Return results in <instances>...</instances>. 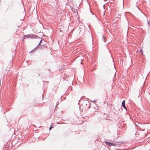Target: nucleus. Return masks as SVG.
<instances>
[{
    "instance_id": "9",
    "label": "nucleus",
    "mask_w": 150,
    "mask_h": 150,
    "mask_svg": "<svg viewBox=\"0 0 150 150\" xmlns=\"http://www.w3.org/2000/svg\"><path fill=\"white\" fill-rule=\"evenodd\" d=\"M30 37H31V36H30V35H28V38H30Z\"/></svg>"
},
{
    "instance_id": "4",
    "label": "nucleus",
    "mask_w": 150,
    "mask_h": 150,
    "mask_svg": "<svg viewBox=\"0 0 150 150\" xmlns=\"http://www.w3.org/2000/svg\"><path fill=\"white\" fill-rule=\"evenodd\" d=\"M140 52L141 53L142 55H143V51L142 49H140Z\"/></svg>"
},
{
    "instance_id": "2",
    "label": "nucleus",
    "mask_w": 150,
    "mask_h": 150,
    "mask_svg": "<svg viewBox=\"0 0 150 150\" xmlns=\"http://www.w3.org/2000/svg\"><path fill=\"white\" fill-rule=\"evenodd\" d=\"M125 101L123 100L122 103V105L123 106V107L125 109L127 110V108H126L125 106Z\"/></svg>"
},
{
    "instance_id": "8",
    "label": "nucleus",
    "mask_w": 150,
    "mask_h": 150,
    "mask_svg": "<svg viewBox=\"0 0 150 150\" xmlns=\"http://www.w3.org/2000/svg\"><path fill=\"white\" fill-rule=\"evenodd\" d=\"M41 41H42L41 40H40V43H39L38 45H39L41 43Z\"/></svg>"
},
{
    "instance_id": "10",
    "label": "nucleus",
    "mask_w": 150,
    "mask_h": 150,
    "mask_svg": "<svg viewBox=\"0 0 150 150\" xmlns=\"http://www.w3.org/2000/svg\"><path fill=\"white\" fill-rule=\"evenodd\" d=\"M60 30L61 32V30Z\"/></svg>"
},
{
    "instance_id": "5",
    "label": "nucleus",
    "mask_w": 150,
    "mask_h": 150,
    "mask_svg": "<svg viewBox=\"0 0 150 150\" xmlns=\"http://www.w3.org/2000/svg\"><path fill=\"white\" fill-rule=\"evenodd\" d=\"M53 127H50V130L51 129H52V128H53Z\"/></svg>"
},
{
    "instance_id": "7",
    "label": "nucleus",
    "mask_w": 150,
    "mask_h": 150,
    "mask_svg": "<svg viewBox=\"0 0 150 150\" xmlns=\"http://www.w3.org/2000/svg\"><path fill=\"white\" fill-rule=\"evenodd\" d=\"M148 24H149L150 22L149 21H148Z\"/></svg>"
},
{
    "instance_id": "3",
    "label": "nucleus",
    "mask_w": 150,
    "mask_h": 150,
    "mask_svg": "<svg viewBox=\"0 0 150 150\" xmlns=\"http://www.w3.org/2000/svg\"><path fill=\"white\" fill-rule=\"evenodd\" d=\"M28 35H25L23 37V39H25L27 38H28Z\"/></svg>"
},
{
    "instance_id": "1",
    "label": "nucleus",
    "mask_w": 150,
    "mask_h": 150,
    "mask_svg": "<svg viewBox=\"0 0 150 150\" xmlns=\"http://www.w3.org/2000/svg\"><path fill=\"white\" fill-rule=\"evenodd\" d=\"M105 143H106V144L107 145L110 146H114L115 145V144L114 143H111L109 142H106Z\"/></svg>"
},
{
    "instance_id": "6",
    "label": "nucleus",
    "mask_w": 150,
    "mask_h": 150,
    "mask_svg": "<svg viewBox=\"0 0 150 150\" xmlns=\"http://www.w3.org/2000/svg\"><path fill=\"white\" fill-rule=\"evenodd\" d=\"M96 110L98 109V107L96 105Z\"/></svg>"
}]
</instances>
